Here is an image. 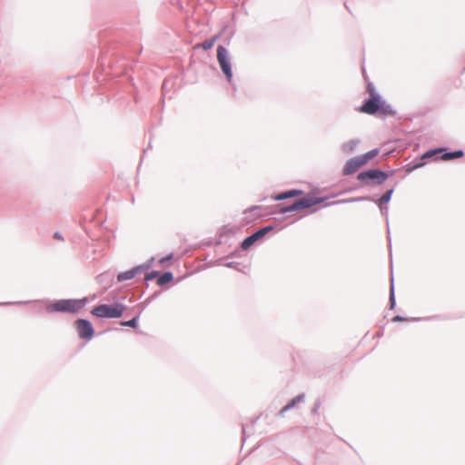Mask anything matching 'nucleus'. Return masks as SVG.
I'll return each instance as SVG.
<instances>
[{
	"label": "nucleus",
	"instance_id": "obj_1",
	"mask_svg": "<svg viewBox=\"0 0 465 465\" xmlns=\"http://www.w3.org/2000/svg\"><path fill=\"white\" fill-rule=\"evenodd\" d=\"M379 154V150L374 149L371 150L368 153L355 156L353 158L349 159L342 169V173L344 175H350L354 173H356L360 168H361L363 165L367 164L369 161L373 159Z\"/></svg>",
	"mask_w": 465,
	"mask_h": 465
},
{
	"label": "nucleus",
	"instance_id": "obj_2",
	"mask_svg": "<svg viewBox=\"0 0 465 465\" xmlns=\"http://www.w3.org/2000/svg\"><path fill=\"white\" fill-rule=\"evenodd\" d=\"M359 111L361 113L366 114H374L376 113H381L382 114H391L393 110L391 106L382 99V98H369L365 101V103L360 107Z\"/></svg>",
	"mask_w": 465,
	"mask_h": 465
},
{
	"label": "nucleus",
	"instance_id": "obj_3",
	"mask_svg": "<svg viewBox=\"0 0 465 465\" xmlns=\"http://www.w3.org/2000/svg\"><path fill=\"white\" fill-rule=\"evenodd\" d=\"M125 307L122 304H102L92 310V314L100 318H119L123 315Z\"/></svg>",
	"mask_w": 465,
	"mask_h": 465
},
{
	"label": "nucleus",
	"instance_id": "obj_4",
	"mask_svg": "<svg viewBox=\"0 0 465 465\" xmlns=\"http://www.w3.org/2000/svg\"><path fill=\"white\" fill-rule=\"evenodd\" d=\"M217 61L220 64L223 73L225 74L227 79L231 81L232 77V73L230 64V54L228 50L223 45H218L217 47Z\"/></svg>",
	"mask_w": 465,
	"mask_h": 465
},
{
	"label": "nucleus",
	"instance_id": "obj_5",
	"mask_svg": "<svg viewBox=\"0 0 465 465\" xmlns=\"http://www.w3.org/2000/svg\"><path fill=\"white\" fill-rule=\"evenodd\" d=\"M84 305L82 300H62L53 304V309L56 312H76Z\"/></svg>",
	"mask_w": 465,
	"mask_h": 465
},
{
	"label": "nucleus",
	"instance_id": "obj_6",
	"mask_svg": "<svg viewBox=\"0 0 465 465\" xmlns=\"http://www.w3.org/2000/svg\"><path fill=\"white\" fill-rule=\"evenodd\" d=\"M443 151H444V149H442V148L428 151L421 156V160L431 159V158L437 156L438 154H440V158L441 160L449 161V160L460 158L463 155L462 151H455L453 153H443Z\"/></svg>",
	"mask_w": 465,
	"mask_h": 465
},
{
	"label": "nucleus",
	"instance_id": "obj_7",
	"mask_svg": "<svg viewBox=\"0 0 465 465\" xmlns=\"http://www.w3.org/2000/svg\"><path fill=\"white\" fill-rule=\"evenodd\" d=\"M388 175L376 169L369 170L367 172L361 173L358 175V179L362 182H366L368 180L373 181L376 183H382L387 179Z\"/></svg>",
	"mask_w": 465,
	"mask_h": 465
},
{
	"label": "nucleus",
	"instance_id": "obj_8",
	"mask_svg": "<svg viewBox=\"0 0 465 465\" xmlns=\"http://www.w3.org/2000/svg\"><path fill=\"white\" fill-rule=\"evenodd\" d=\"M272 230V226H266L260 229L259 231H257L256 232L252 233V235L243 240V242H242V248L243 250L249 249L256 241L264 237Z\"/></svg>",
	"mask_w": 465,
	"mask_h": 465
},
{
	"label": "nucleus",
	"instance_id": "obj_9",
	"mask_svg": "<svg viewBox=\"0 0 465 465\" xmlns=\"http://www.w3.org/2000/svg\"><path fill=\"white\" fill-rule=\"evenodd\" d=\"M76 328L78 335L81 339L90 340L94 336V329L92 324L86 320L76 321Z\"/></svg>",
	"mask_w": 465,
	"mask_h": 465
},
{
	"label": "nucleus",
	"instance_id": "obj_10",
	"mask_svg": "<svg viewBox=\"0 0 465 465\" xmlns=\"http://www.w3.org/2000/svg\"><path fill=\"white\" fill-rule=\"evenodd\" d=\"M302 193V191H299V190H290V191L285 192V193H278V194L272 195V200H273V201H282V200H286V199H289V198L300 196Z\"/></svg>",
	"mask_w": 465,
	"mask_h": 465
},
{
	"label": "nucleus",
	"instance_id": "obj_11",
	"mask_svg": "<svg viewBox=\"0 0 465 465\" xmlns=\"http://www.w3.org/2000/svg\"><path fill=\"white\" fill-rule=\"evenodd\" d=\"M140 272H141V268L140 267H136V268H134L132 270H129V271H126V272L119 273L117 279H118L119 282H124V281H126V280H130V279H133Z\"/></svg>",
	"mask_w": 465,
	"mask_h": 465
},
{
	"label": "nucleus",
	"instance_id": "obj_12",
	"mask_svg": "<svg viewBox=\"0 0 465 465\" xmlns=\"http://www.w3.org/2000/svg\"><path fill=\"white\" fill-rule=\"evenodd\" d=\"M219 36L218 35H214L213 36L212 38L210 39H207L205 40L204 42L201 43V44H198L194 46V48H198V47H201L203 48V50H210L213 48V46L214 45L215 42L218 40Z\"/></svg>",
	"mask_w": 465,
	"mask_h": 465
},
{
	"label": "nucleus",
	"instance_id": "obj_13",
	"mask_svg": "<svg viewBox=\"0 0 465 465\" xmlns=\"http://www.w3.org/2000/svg\"><path fill=\"white\" fill-rule=\"evenodd\" d=\"M310 205H287L280 210L281 213H286L290 212L298 211L301 208L309 207Z\"/></svg>",
	"mask_w": 465,
	"mask_h": 465
},
{
	"label": "nucleus",
	"instance_id": "obj_14",
	"mask_svg": "<svg viewBox=\"0 0 465 465\" xmlns=\"http://www.w3.org/2000/svg\"><path fill=\"white\" fill-rule=\"evenodd\" d=\"M367 93L369 94V98H381V96L376 92L374 85L371 83H368L366 86Z\"/></svg>",
	"mask_w": 465,
	"mask_h": 465
},
{
	"label": "nucleus",
	"instance_id": "obj_15",
	"mask_svg": "<svg viewBox=\"0 0 465 465\" xmlns=\"http://www.w3.org/2000/svg\"><path fill=\"white\" fill-rule=\"evenodd\" d=\"M173 280V274L171 272H165L158 279V284L163 285Z\"/></svg>",
	"mask_w": 465,
	"mask_h": 465
},
{
	"label": "nucleus",
	"instance_id": "obj_16",
	"mask_svg": "<svg viewBox=\"0 0 465 465\" xmlns=\"http://www.w3.org/2000/svg\"><path fill=\"white\" fill-rule=\"evenodd\" d=\"M302 398H303V396L299 395V396L295 397L294 399H292L290 403H288L286 406H284L282 408V413L288 411L289 409L292 408L293 406H295L298 402H300L302 400Z\"/></svg>",
	"mask_w": 465,
	"mask_h": 465
},
{
	"label": "nucleus",
	"instance_id": "obj_17",
	"mask_svg": "<svg viewBox=\"0 0 465 465\" xmlns=\"http://www.w3.org/2000/svg\"><path fill=\"white\" fill-rule=\"evenodd\" d=\"M357 144L356 141H350L343 144L342 150L346 153L352 152Z\"/></svg>",
	"mask_w": 465,
	"mask_h": 465
},
{
	"label": "nucleus",
	"instance_id": "obj_18",
	"mask_svg": "<svg viewBox=\"0 0 465 465\" xmlns=\"http://www.w3.org/2000/svg\"><path fill=\"white\" fill-rule=\"evenodd\" d=\"M322 203V199L312 200V199H307V198H302V199L296 201L294 203L303 204V203Z\"/></svg>",
	"mask_w": 465,
	"mask_h": 465
},
{
	"label": "nucleus",
	"instance_id": "obj_19",
	"mask_svg": "<svg viewBox=\"0 0 465 465\" xmlns=\"http://www.w3.org/2000/svg\"><path fill=\"white\" fill-rule=\"evenodd\" d=\"M391 193H392L391 191H388L384 194H382L381 197L380 198V203H388L391 199Z\"/></svg>",
	"mask_w": 465,
	"mask_h": 465
},
{
	"label": "nucleus",
	"instance_id": "obj_20",
	"mask_svg": "<svg viewBox=\"0 0 465 465\" xmlns=\"http://www.w3.org/2000/svg\"><path fill=\"white\" fill-rule=\"evenodd\" d=\"M121 324L123 326H128V327L135 328L136 325H137V319L134 318V319H132L130 321L123 322Z\"/></svg>",
	"mask_w": 465,
	"mask_h": 465
},
{
	"label": "nucleus",
	"instance_id": "obj_21",
	"mask_svg": "<svg viewBox=\"0 0 465 465\" xmlns=\"http://www.w3.org/2000/svg\"><path fill=\"white\" fill-rule=\"evenodd\" d=\"M54 238L61 241L64 240L60 232H55Z\"/></svg>",
	"mask_w": 465,
	"mask_h": 465
},
{
	"label": "nucleus",
	"instance_id": "obj_22",
	"mask_svg": "<svg viewBox=\"0 0 465 465\" xmlns=\"http://www.w3.org/2000/svg\"><path fill=\"white\" fill-rule=\"evenodd\" d=\"M404 320H405V319H403V318H402V317H401V316H395V317L393 318V320H392V321H393V322H401V321H404Z\"/></svg>",
	"mask_w": 465,
	"mask_h": 465
},
{
	"label": "nucleus",
	"instance_id": "obj_23",
	"mask_svg": "<svg viewBox=\"0 0 465 465\" xmlns=\"http://www.w3.org/2000/svg\"><path fill=\"white\" fill-rule=\"evenodd\" d=\"M424 164V163H417L414 165V168H418V167H420Z\"/></svg>",
	"mask_w": 465,
	"mask_h": 465
},
{
	"label": "nucleus",
	"instance_id": "obj_24",
	"mask_svg": "<svg viewBox=\"0 0 465 465\" xmlns=\"http://www.w3.org/2000/svg\"><path fill=\"white\" fill-rule=\"evenodd\" d=\"M168 259H170V257H167V258L162 259V260H161V262H163L164 261H166V260H168Z\"/></svg>",
	"mask_w": 465,
	"mask_h": 465
}]
</instances>
